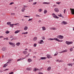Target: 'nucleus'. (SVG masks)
<instances>
[{
  "label": "nucleus",
  "mask_w": 74,
  "mask_h": 74,
  "mask_svg": "<svg viewBox=\"0 0 74 74\" xmlns=\"http://www.w3.org/2000/svg\"><path fill=\"white\" fill-rule=\"evenodd\" d=\"M51 67L49 66V67H48L47 69V70L48 71H50V70H51Z\"/></svg>",
  "instance_id": "nucleus-29"
},
{
  "label": "nucleus",
  "mask_w": 74,
  "mask_h": 74,
  "mask_svg": "<svg viewBox=\"0 0 74 74\" xmlns=\"http://www.w3.org/2000/svg\"><path fill=\"white\" fill-rule=\"evenodd\" d=\"M19 24V23H17V24H13L14 25H15V26H16V25H18Z\"/></svg>",
  "instance_id": "nucleus-48"
},
{
  "label": "nucleus",
  "mask_w": 74,
  "mask_h": 74,
  "mask_svg": "<svg viewBox=\"0 0 74 74\" xmlns=\"http://www.w3.org/2000/svg\"><path fill=\"white\" fill-rule=\"evenodd\" d=\"M8 70H9V69H5L4 71H8Z\"/></svg>",
  "instance_id": "nucleus-47"
},
{
  "label": "nucleus",
  "mask_w": 74,
  "mask_h": 74,
  "mask_svg": "<svg viewBox=\"0 0 74 74\" xmlns=\"http://www.w3.org/2000/svg\"><path fill=\"white\" fill-rule=\"evenodd\" d=\"M37 4L36 2H35L33 3V5H35V4Z\"/></svg>",
  "instance_id": "nucleus-51"
},
{
  "label": "nucleus",
  "mask_w": 74,
  "mask_h": 74,
  "mask_svg": "<svg viewBox=\"0 0 74 74\" xmlns=\"http://www.w3.org/2000/svg\"><path fill=\"white\" fill-rule=\"evenodd\" d=\"M33 46L34 47H36L37 46V44H34Z\"/></svg>",
  "instance_id": "nucleus-46"
},
{
  "label": "nucleus",
  "mask_w": 74,
  "mask_h": 74,
  "mask_svg": "<svg viewBox=\"0 0 74 74\" xmlns=\"http://www.w3.org/2000/svg\"><path fill=\"white\" fill-rule=\"evenodd\" d=\"M44 43V41L42 40H41L40 42V44H43Z\"/></svg>",
  "instance_id": "nucleus-27"
},
{
  "label": "nucleus",
  "mask_w": 74,
  "mask_h": 74,
  "mask_svg": "<svg viewBox=\"0 0 74 74\" xmlns=\"http://www.w3.org/2000/svg\"><path fill=\"white\" fill-rule=\"evenodd\" d=\"M24 30H25V31H26V30H27V29H28V27H27V26H25L24 27Z\"/></svg>",
  "instance_id": "nucleus-17"
},
{
  "label": "nucleus",
  "mask_w": 74,
  "mask_h": 74,
  "mask_svg": "<svg viewBox=\"0 0 74 74\" xmlns=\"http://www.w3.org/2000/svg\"><path fill=\"white\" fill-rule=\"evenodd\" d=\"M13 60V59H10L8 60V62H7V63H8V64H10V62L11 61Z\"/></svg>",
  "instance_id": "nucleus-13"
},
{
  "label": "nucleus",
  "mask_w": 74,
  "mask_h": 74,
  "mask_svg": "<svg viewBox=\"0 0 74 74\" xmlns=\"http://www.w3.org/2000/svg\"><path fill=\"white\" fill-rule=\"evenodd\" d=\"M8 63H7V62L3 66V67H7V66H8Z\"/></svg>",
  "instance_id": "nucleus-21"
},
{
  "label": "nucleus",
  "mask_w": 74,
  "mask_h": 74,
  "mask_svg": "<svg viewBox=\"0 0 74 74\" xmlns=\"http://www.w3.org/2000/svg\"><path fill=\"white\" fill-rule=\"evenodd\" d=\"M4 38V37L3 36H0V38Z\"/></svg>",
  "instance_id": "nucleus-57"
},
{
  "label": "nucleus",
  "mask_w": 74,
  "mask_h": 74,
  "mask_svg": "<svg viewBox=\"0 0 74 74\" xmlns=\"http://www.w3.org/2000/svg\"><path fill=\"white\" fill-rule=\"evenodd\" d=\"M66 24H67V23L64 21H63L61 23V25H66Z\"/></svg>",
  "instance_id": "nucleus-9"
},
{
  "label": "nucleus",
  "mask_w": 74,
  "mask_h": 74,
  "mask_svg": "<svg viewBox=\"0 0 74 74\" xmlns=\"http://www.w3.org/2000/svg\"><path fill=\"white\" fill-rule=\"evenodd\" d=\"M26 58L25 57H24V58H20L19 59H18L17 60V62H19V61H21V60H23V59H25Z\"/></svg>",
  "instance_id": "nucleus-7"
},
{
  "label": "nucleus",
  "mask_w": 74,
  "mask_h": 74,
  "mask_svg": "<svg viewBox=\"0 0 74 74\" xmlns=\"http://www.w3.org/2000/svg\"><path fill=\"white\" fill-rule=\"evenodd\" d=\"M33 18H29L28 20V21H30L31 20H32Z\"/></svg>",
  "instance_id": "nucleus-52"
},
{
  "label": "nucleus",
  "mask_w": 74,
  "mask_h": 74,
  "mask_svg": "<svg viewBox=\"0 0 74 74\" xmlns=\"http://www.w3.org/2000/svg\"><path fill=\"white\" fill-rule=\"evenodd\" d=\"M67 70V68H65L64 69V70L65 71H66V70Z\"/></svg>",
  "instance_id": "nucleus-60"
},
{
  "label": "nucleus",
  "mask_w": 74,
  "mask_h": 74,
  "mask_svg": "<svg viewBox=\"0 0 74 74\" xmlns=\"http://www.w3.org/2000/svg\"><path fill=\"white\" fill-rule=\"evenodd\" d=\"M23 6L24 7H23V8H26V7H27V6L25 5H24Z\"/></svg>",
  "instance_id": "nucleus-50"
},
{
  "label": "nucleus",
  "mask_w": 74,
  "mask_h": 74,
  "mask_svg": "<svg viewBox=\"0 0 74 74\" xmlns=\"http://www.w3.org/2000/svg\"><path fill=\"white\" fill-rule=\"evenodd\" d=\"M29 55H30V54L29 53V54H28L25 57L27 58V57H28V56H29Z\"/></svg>",
  "instance_id": "nucleus-43"
},
{
  "label": "nucleus",
  "mask_w": 74,
  "mask_h": 74,
  "mask_svg": "<svg viewBox=\"0 0 74 74\" xmlns=\"http://www.w3.org/2000/svg\"><path fill=\"white\" fill-rule=\"evenodd\" d=\"M28 32H26L22 33L21 34H28Z\"/></svg>",
  "instance_id": "nucleus-30"
},
{
  "label": "nucleus",
  "mask_w": 74,
  "mask_h": 74,
  "mask_svg": "<svg viewBox=\"0 0 74 74\" xmlns=\"http://www.w3.org/2000/svg\"><path fill=\"white\" fill-rule=\"evenodd\" d=\"M56 40V41H58V42H62L63 40H59L58 39V38H50L48 39V40Z\"/></svg>",
  "instance_id": "nucleus-1"
},
{
  "label": "nucleus",
  "mask_w": 74,
  "mask_h": 74,
  "mask_svg": "<svg viewBox=\"0 0 74 74\" xmlns=\"http://www.w3.org/2000/svg\"><path fill=\"white\" fill-rule=\"evenodd\" d=\"M23 53L25 55H26V54H27V51H23Z\"/></svg>",
  "instance_id": "nucleus-22"
},
{
  "label": "nucleus",
  "mask_w": 74,
  "mask_h": 74,
  "mask_svg": "<svg viewBox=\"0 0 74 74\" xmlns=\"http://www.w3.org/2000/svg\"><path fill=\"white\" fill-rule=\"evenodd\" d=\"M14 4V3L12 2L10 4V5H12V4Z\"/></svg>",
  "instance_id": "nucleus-49"
},
{
  "label": "nucleus",
  "mask_w": 74,
  "mask_h": 74,
  "mask_svg": "<svg viewBox=\"0 0 74 74\" xmlns=\"http://www.w3.org/2000/svg\"><path fill=\"white\" fill-rule=\"evenodd\" d=\"M50 4V3L49 2V3L46 2V4Z\"/></svg>",
  "instance_id": "nucleus-58"
},
{
  "label": "nucleus",
  "mask_w": 74,
  "mask_h": 74,
  "mask_svg": "<svg viewBox=\"0 0 74 74\" xmlns=\"http://www.w3.org/2000/svg\"><path fill=\"white\" fill-rule=\"evenodd\" d=\"M67 52V50L65 49L64 50H63L62 51H61V52H59V53H64V52Z\"/></svg>",
  "instance_id": "nucleus-8"
},
{
  "label": "nucleus",
  "mask_w": 74,
  "mask_h": 74,
  "mask_svg": "<svg viewBox=\"0 0 74 74\" xmlns=\"http://www.w3.org/2000/svg\"><path fill=\"white\" fill-rule=\"evenodd\" d=\"M16 40V38H13V39H12L11 40Z\"/></svg>",
  "instance_id": "nucleus-64"
},
{
  "label": "nucleus",
  "mask_w": 74,
  "mask_h": 74,
  "mask_svg": "<svg viewBox=\"0 0 74 74\" xmlns=\"http://www.w3.org/2000/svg\"><path fill=\"white\" fill-rule=\"evenodd\" d=\"M57 38H59V39H61V40H62V39H63L64 37L62 36V35H59L57 37Z\"/></svg>",
  "instance_id": "nucleus-5"
},
{
  "label": "nucleus",
  "mask_w": 74,
  "mask_h": 74,
  "mask_svg": "<svg viewBox=\"0 0 74 74\" xmlns=\"http://www.w3.org/2000/svg\"><path fill=\"white\" fill-rule=\"evenodd\" d=\"M71 13L73 15H74V9L71 8L70 9Z\"/></svg>",
  "instance_id": "nucleus-6"
},
{
  "label": "nucleus",
  "mask_w": 74,
  "mask_h": 74,
  "mask_svg": "<svg viewBox=\"0 0 74 74\" xmlns=\"http://www.w3.org/2000/svg\"><path fill=\"white\" fill-rule=\"evenodd\" d=\"M24 17H25L26 18H28V16H24Z\"/></svg>",
  "instance_id": "nucleus-62"
},
{
  "label": "nucleus",
  "mask_w": 74,
  "mask_h": 74,
  "mask_svg": "<svg viewBox=\"0 0 74 74\" xmlns=\"http://www.w3.org/2000/svg\"><path fill=\"white\" fill-rule=\"evenodd\" d=\"M52 16H53V17H54V16H55L56 15L55 14H54V13H53L52 14Z\"/></svg>",
  "instance_id": "nucleus-45"
},
{
  "label": "nucleus",
  "mask_w": 74,
  "mask_h": 74,
  "mask_svg": "<svg viewBox=\"0 0 74 74\" xmlns=\"http://www.w3.org/2000/svg\"><path fill=\"white\" fill-rule=\"evenodd\" d=\"M28 62H31L32 61V60L30 58H29L28 59Z\"/></svg>",
  "instance_id": "nucleus-28"
},
{
  "label": "nucleus",
  "mask_w": 74,
  "mask_h": 74,
  "mask_svg": "<svg viewBox=\"0 0 74 74\" xmlns=\"http://www.w3.org/2000/svg\"><path fill=\"white\" fill-rule=\"evenodd\" d=\"M42 30H43V31H45V30H46V28H45V27H42Z\"/></svg>",
  "instance_id": "nucleus-24"
},
{
  "label": "nucleus",
  "mask_w": 74,
  "mask_h": 74,
  "mask_svg": "<svg viewBox=\"0 0 74 74\" xmlns=\"http://www.w3.org/2000/svg\"><path fill=\"white\" fill-rule=\"evenodd\" d=\"M35 16H36V17H40V16L38 14H36Z\"/></svg>",
  "instance_id": "nucleus-41"
},
{
  "label": "nucleus",
  "mask_w": 74,
  "mask_h": 74,
  "mask_svg": "<svg viewBox=\"0 0 74 74\" xmlns=\"http://www.w3.org/2000/svg\"><path fill=\"white\" fill-rule=\"evenodd\" d=\"M47 59L46 57H41L40 58L39 60H43V59Z\"/></svg>",
  "instance_id": "nucleus-18"
},
{
  "label": "nucleus",
  "mask_w": 74,
  "mask_h": 74,
  "mask_svg": "<svg viewBox=\"0 0 74 74\" xmlns=\"http://www.w3.org/2000/svg\"><path fill=\"white\" fill-rule=\"evenodd\" d=\"M14 74V72H12L9 73V74Z\"/></svg>",
  "instance_id": "nucleus-53"
},
{
  "label": "nucleus",
  "mask_w": 74,
  "mask_h": 74,
  "mask_svg": "<svg viewBox=\"0 0 74 74\" xmlns=\"http://www.w3.org/2000/svg\"><path fill=\"white\" fill-rule=\"evenodd\" d=\"M21 45V43L19 42H17L16 43V45H17V46H19L20 45Z\"/></svg>",
  "instance_id": "nucleus-25"
},
{
  "label": "nucleus",
  "mask_w": 74,
  "mask_h": 74,
  "mask_svg": "<svg viewBox=\"0 0 74 74\" xmlns=\"http://www.w3.org/2000/svg\"><path fill=\"white\" fill-rule=\"evenodd\" d=\"M33 1V0H29V2H32V1Z\"/></svg>",
  "instance_id": "nucleus-55"
},
{
  "label": "nucleus",
  "mask_w": 74,
  "mask_h": 74,
  "mask_svg": "<svg viewBox=\"0 0 74 74\" xmlns=\"http://www.w3.org/2000/svg\"><path fill=\"white\" fill-rule=\"evenodd\" d=\"M42 39L43 40H45V36H43L42 37Z\"/></svg>",
  "instance_id": "nucleus-35"
},
{
  "label": "nucleus",
  "mask_w": 74,
  "mask_h": 74,
  "mask_svg": "<svg viewBox=\"0 0 74 74\" xmlns=\"http://www.w3.org/2000/svg\"><path fill=\"white\" fill-rule=\"evenodd\" d=\"M38 12H42V9H39L38 10Z\"/></svg>",
  "instance_id": "nucleus-32"
},
{
  "label": "nucleus",
  "mask_w": 74,
  "mask_h": 74,
  "mask_svg": "<svg viewBox=\"0 0 74 74\" xmlns=\"http://www.w3.org/2000/svg\"><path fill=\"white\" fill-rule=\"evenodd\" d=\"M1 50L3 52H6L7 50V49L6 47H3L1 49Z\"/></svg>",
  "instance_id": "nucleus-2"
},
{
  "label": "nucleus",
  "mask_w": 74,
  "mask_h": 74,
  "mask_svg": "<svg viewBox=\"0 0 74 74\" xmlns=\"http://www.w3.org/2000/svg\"><path fill=\"white\" fill-rule=\"evenodd\" d=\"M50 30H57V28L55 27H53L50 28Z\"/></svg>",
  "instance_id": "nucleus-12"
},
{
  "label": "nucleus",
  "mask_w": 74,
  "mask_h": 74,
  "mask_svg": "<svg viewBox=\"0 0 74 74\" xmlns=\"http://www.w3.org/2000/svg\"><path fill=\"white\" fill-rule=\"evenodd\" d=\"M14 26V24H10V27H13Z\"/></svg>",
  "instance_id": "nucleus-31"
},
{
  "label": "nucleus",
  "mask_w": 74,
  "mask_h": 74,
  "mask_svg": "<svg viewBox=\"0 0 74 74\" xmlns=\"http://www.w3.org/2000/svg\"><path fill=\"white\" fill-rule=\"evenodd\" d=\"M9 45H12V47H15V44L12 42H9Z\"/></svg>",
  "instance_id": "nucleus-3"
},
{
  "label": "nucleus",
  "mask_w": 74,
  "mask_h": 74,
  "mask_svg": "<svg viewBox=\"0 0 74 74\" xmlns=\"http://www.w3.org/2000/svg\"><path fill=\"white\" fill-rule=\"evenodd\" d=\"M73 63H69L67 64V66H71V67H72V66H73Z\"/></svg>",
  "instance_id": "nucleus-14"
},
{
  "label": "nucleus",
  "mask_w": 74,
  "mask_h": 74,
  "mask_svg": "<svg viewBox=\"0 0 74 74\" xmlns=\"http://www.w3.org/2000/svg\"><path fill=\"white\" fill-rule=\"evenodd\" d=\"M47 10H45L44 12V14H45L46 13H47Z\"/></svg>",
  "instance_id": "nucleus-33"
},
{
  "label": "nucleus",
  "mask_w": 74,
  "mask_h": 74,
  "mask_svg": "<svg viewBox=\"0 0 74 74\" xmlns=\"http://www.w3.org/2000/svg\"><path fill=\"white\" fill-rule=\"evenodd\" d=\"M54 10L55 11V12H58L59 11V10L58 8H55Z\"/></svg>",
  "instance_id": "nucleus-11"
},
{
  "label": "nucleus",
  "mask_w": 74,
  "mask_h": 74,
  "mask_svg": "<svg viewBox=\"0 0 74 74\" xmlns=\"http://www.w3.org/2000/svg\"><path fill=\"white\" fill-rule=\"evenodd\" d=\"M20 31H21V30H17V31H16L14 32L15 34H17V33H19L20 32Z\"/></svg>",
  "instance_id": "nucleus-15"
},
{
  "label": "nucleus",
  "mask_w": 74,
  "mask_h": 74,
  "mask_svg": "<svg viewBox=\"0 0 74 74\" xmlns=\"http://www.w3.org/2000/svg\"><path fill=\"white\" fill-rule=\"evenodd\" d=\"M38 74H43V73L42 72H39Z\"/></svg>",
  "instance_id": "nucleus-59"
},
{
  "label": "nucleus",
  "mask_w": 74,
  "mask_h": 74,
  "mask_svg": "<svg viewBox=\"0 0 74 74\" xmlns=\"http://www.w3.org/2000/svg\"><path fill=\"white\" fill-rule=\"evenodd\" d=\"M25 8H22L21 10V11L22 12H25Z\"/></svg>",
  "instance_id": "nucleus-20"
},
{
  "label": "nucleus",
  "mask_w": 74,
  "mask_h": 74,
  "mask_svg": "<svg viewBox=\"0 0 74 74\" xmlns=\"http://www.w3.org/2000/svg\"><path fill=\"white\" fill-rule=\"evenodd\" d=\"M11 15H15V13H12L11 14Z\"/></svg>",
  "instance_id": "nucleus-44"
},
{
  "label": "nucleus",
  "mask_w": 74,
  "mask_h": 74,
  "mask_svg": "<svg viewBox=\"0 0 74 74\" xmlns=\"http://www.w3.org/2000/svg\"><path fill=\"white\" fill-rule=\"evenodd\" d=\"M66 43L67 45H70V44H72L73 43V42L72 41L69 42V41H66Z\"/></svg>",
  "instance_id": "nucleus-4"
},
{
  "label": "nucleus",
  "mask_w": 74,
  "mask_h": 74,
  "mask_svg": "<svg viewBox=\"0 0 74 74\" xmlns=\"http://www.w3.org/2000/svg\"><path fill=\"white\" fill-rule=\"evenodd\" d=\"M58 16H59L60 17H62V18H64V17H63V16L62 15V14H60V15L58 14Z\"/></svg>",
  "instance_id": "nucleus-23"
},
{
  "label": "nucleus",
  "mask_w": 74,
  "mask_h": 74,
  "mask_svg": "<svg viewBox=\"0 0 74 74\" xmlns=\"http://www.w3.org/2000/svg\"><path fill=\"white\" fill-rule=\"evenodd\" d=\"M56 4H58V5H59L60 4V3H61V2H56Z\"/></svg>",
  "instance_id": "nucleus-40"
},
{
  "label": "nucleus",
  "mask_w": 74,
  "mask_h": 74,
  "mask_svg": "<svg viewBox=\"0 0 74 74\" xmlns=\"http://www.w3.org/2000/svg\"><path fill=\"white\" fill-rule=\"evenodd\" d=\"M47 58H48V59L51 58V56H50V55H49V54H47Z\"/></svg>",
  "instance_id": "nucleus-19"
},
{
  "label": "nucleus",
  "mask_w": 74,
  "mask_h": 74,
  "mask_svg": "<svg viewBox=\"0 0 74 74\" xmlns=\"http://www.w3.org/2000/svg\"><path fill=\"white\" fill-rule=\"evenodd\" d=\"M58 52H57L56 54H55L54 55V56H57V55H58Z\"/></svg>",
  "instance_id": "nucleus-42"
},
{
  "label": "nucleus",
  "mask_w": 74,
  "mask_h": 74,
  "mask_svg": "<svg viewBox=\"0 0 74 74\" xmlns=\"http://www.w3.org/2000/svg\"><path fill=\"white\" fill-rule=\"evenodd\" d=\"M7 24L8 25H11V22H8L7 23Z\"/></svg>",
  "instance_id": "nucleus-36"
},
{
  "label": "nucleus",
  "mask_w": 74,
  "mask_h": 74,
  "mask_svg": "<svg viewBox=\"0 0 74 74\" xmlns=\"http://www.w3.org/2000/svg\"><path fill=\"white\" fill-rule=\"evenodd\" d=\"M37 37H34L33 39V40L34 41H37Z\"/></svg>",
  "instance_id": "nucleus-16"
},
{
  "label": "nucleus",
  "mask_w": 74,
  "mask_h": 74,
  "mask_svg": "<svg viewBox=\"0 0 74 74\" xmlns=\"http://www.w3.org/2000/svg\"><path fill=\"white\" fill-rule=\"evenodd\" d=\"M4 55H2V58L3 59V58H4Z\"/></svg>",
  "instance_id": "nucleus-63"
},
{
  "label": "nucleus",
  "mask_w": 74,
  "mask_h": 74,
  "mask_svg": "<svg viewBox=\"0 0 74 74\" xmlns=\"http://www.w3.org/2000/svg\"><path fill=\"white\" fill-rule=\"evenodd\" d=\"M5 33L6 34H8L10 33V32L8 31H6L5 32Z\"/></svg>",
  "instance_id": "nucleus-37"
},
{
  "label": "nucleus",
  "mask_w": 74,
  "mask_h": 74,
  "mask_svg": "<svg viewBox=\"0 0 74 74\" xmlns=\"http://www.w3.org/2000/svg\"><path fill=\"white\" fill-rule=\"evenodd\" d=\"M66 10L64 9V14H65V12H66Z\"/></svg>",
  "instance_id": "nucleus-56"
},
{
  "label": "nucleus",
  "mask_w": 74,
  "mask_h": 74,
  "mask_svg": "<svg viewBox=\"0 0 74 74\" xmlns=\"http://www.w3.org/2000/svg\"><path fill=\"white\" fill-rule=\"evenodd\" d=\"M32 68L31 67H27L26 69V70L27 71H31V70H32Z\"/></svg>",
  "instance_id": "nucleus-10"
},
{
  "label": "nucleus",
  "mask_w": 74,
  "mask_h": 74,
  "mask_svg": "<svg viewBox=\"0 0 74 74\" xmlns=\"http://www.w3.org/2000/svg\"><path fill=\"white\" fill-rule=\"evenodd\" d=\"M8 40V38H4V40Z\"/></svg>",
  "instance_id": "nucleus-38"
},
{
  "label": "nucleus",
  "mask_w": 74,
  "mask_h": 74,
  "mask_svg": "<svg viewBox=\"0 0 74 74\" xmlns=\"http://www.w3.org/2000/svg\"><path fill=\"white\" fill-rule=\"evenodd\" d=\"M53 18H56V19H59V17H58V16H57L56 15L55 16H54V17H53Z\"/></svg>",
  "instance_id": "nucleus-26"
},
{
  "label": "nucleus",
  "mask_w": 74,
  "mask_h": 74,
  "mask_svg": "<svg viewBox=\"0 0 74 74\" xmlns=\"http://www.w3.org/2000/svg\"><path fill=\"white\" fill-rule=\"evenodd\" d=\"M63 62V60H60V62Z\"/></svg>",
  "instance_id": "nucleus-61"
},
{
  "label": "nucleus",
  "mask_w": 74,
  "mask_h": 74,
  "mask_svg": "<svg viewBox=\"0 0 74 74\" xmlns=\"http://www.w3.org/2000/svg\"><path fill=\"white\" fill-rule=\"evenodd\" d=\"M70 51L71 52V51H73V48H71V49H70Z\"/></svg>",
  "instance_id": "nucleus-39"
},
{
  "label": "nucleus",
  "mask_w": 74,
  "mask_h": 74,
  "mask_svg": "<svg viewBox=\"0 0 74 74\" xmlns=\"http://www.w3.org/2000/svg\"><path fill=\"white\" fill-rule=\"evenodd\" d=\"M34 71L36 72L37 71V68H34L33 70Z\"/></svg>",
  "instance_id": "nucleus-34"
},
{
  "label": "nucleus",
  "mask_w": 74,
  "mask_h": 74,
  "mask_svg": "<svg viewBox=\"0 0 74 74\" xmlns=\"http://www.w3.org/2000/svg\"><path fill=\"white\" fill-rule=\"evenodd\" d=\"M60 60H56V61L57 62H60Z\"/></svg>",
  "instance_id": "nucleus-54"
}]
</instances>
